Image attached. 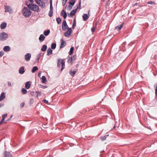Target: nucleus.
Masks as SVG:
<instances>
[{
    "label": "nucleus",
    "instance_id": "obj_1",
    "mask_svg": "<svg viewBox=\"0 0 157 157\" xmlns=\"http://www.w3.org/2000/svg\"><path fill=\"white\" fill-rule=\"evenodd\" d=\"M22 12L23 15L26 17H29L31 14L29 8H27L25 7H24L22 10Z\"/></svg>",
    "mask_w": 157,
    "mask_h": 157
},
{
    "label": "nucleus",
    "instance_id": "obj_2",
    "mask_svg": "<svg viewBox=\"0 0 157 157\" xmlns=\"http://www.w3.org/2000/svg\"><path fill=\"white\" fill-rule=\"evenodd\" d=\"M28 6L30 9H31L32 10L34 11L38 12L39 7L37 5L29 4Z\"/></svg>",
    "mask_w": 157,
    "mask_h": 157
},
{
    "label": "nucleus",
    "instance_id": "obj_3",
    "mask_svg": "<svg viewBox=\"0 0 157 157\" xmlns=\"http://www.w3.org/2000/svg\"><path fill=\"white\" fill-rule=\"evenodd\" d=\"M8 37V35L5 32L0 33V40L4 41Z\"/></svg>",
    "mask_w": 157,
    "mask_h": 157
},
{
    "label": "nucleus",
    "instance_id": "obj_4",
    "mask_svg": "<svg viewBox=\"0 0 157 157\" xmlns=\"http://www.w3.org/2000/svg\"><path fill=\"white\" fill-rule=\"evenodd\" d=\"M35 2L41 7L44 8L45 7L44 3L41 0H35Z\"/></svg>",
    "mask_w": 157,
    "mask_h": 157
},
{
    "label": "nucleus",
    "instance_id": "obj_5",
    "mask_svg": "<svg viewBox=\"0 0 157 157\" xmlns=\"http://www.w3.org/2000/svg\"><path fill=\"white\" fill-rule=\"evenodd\" d=\"M69 28L68 27V25H67L66 21L64 20L63 21L62 23V29L63 31H65L67 29H68Z\"/></svg>",
    "mask_w": 157,
    "mask_h": 157
},
{
    "label": "nucleus",
    "instance_id": "obj_6",
    "mask_svg": "<svg viewBox=\"0 0 157 157\" xmlns=\"http://www.w3.org/2000/svg\"><path fill=\"white\" fill-rule=\"evenodd\" d=\"M5 12H8L9 13H12V10L11 7L9 6H5Z\"/></svg>",
    "mask_w": 157,
    "mask_h": 157
},
{
    "label": "nucleus",
    "instance_id": "obj_7",
    "mask_svg": "<svg viewBox=\"0 0 157 157\" xmlns=\"http://www.w3.org/2000/svg\"><path fill=\"white\" fill-rule=\"evenodd\" d=\"M67 30V31L65 32L64 33V35L66 37H68L70 35L72 32L71 28H68Z\"/></svg>",
    "mask_w": 157,
    "mask_h": 157
},
{
    "label": "nucleus",
    "instance_id": "obj_8",
    "mask_svg": "<svg viewBox=\"0 0 157 157\" xmlns=\"http://www.w3.org/2000/svg\"><path fill=\"white\" fill-rule=\"evenodd\" d=\"M31 56V55L30 53H27L25 55V59L26 61H29L30 60Z\"/></svg>",
    "mask_w": 157,
    "mask_h": 157
},
{
    "label": "nucleus",
    "instance_id": "obj_9",
    "mask_svg": "<svg viewBox=\"0 0 157 157\" xmlns=\"http://www.w3.org/2000/svg\"><path fill=\"white\" fill-rule=\"evenodd\" d=\"M61 14L63 17L64 19H66V18L67 17V14L65 11L64 10H62L61 13Z\"/></svg>",
    "mask_w": 157,
    "mask_h": 157
},
{
    "label": "nucleus",
    "instance_id": "obj_10",
    "mask_svg": "<svg viewBox=\"0 0 157 157\" xmlns=\"http://www.w3.org/2000/svg\"><path fill=\"white\" fill-rule=\"evenodd\" d=\"M66 45V43L63 39L61 40V44L60 48L61 49L65 47Z\"/></svg>",
    "mask_w": 157,
    "mask_h": 157
},
{
    "label": "nucleus",
    "instance_id": "obj_11",
    "mask_svg": "<svg viewBox=\"0 0 157 157\" xmlns=\"http://www.w3.org/2000/svg\"><path fill=\"white\" fill-rule=\"evenodd\" d=\"M7 24L6 22L2 23L0 25V28L2 29H5L6 27Z\"/></svg>",
    "mask_w": 157,
    "mask_h": 157
},
{
    "label": "nucleus",
    "instance_id": "obj_12",
    "mask_svg": "<svg viewBox=\"0 0 157 157\" xmlns=\"http://www.w3.org/2000/svg\"><path fill=\"white\" fill-rule=\"evenodd\" d=\"M76 58V55H74L72 57H71V58H69L68 59V60H71V62H73L74 61Z\"/></svg>",
    "mask_w": 157,
    "mask_h": 157
},
{
    "label": "nucleus",
    "instance_id": "obj_13",
    "mask_svg": "<svg viewBox=\"0 0 157 157\" xmlns=\"http://www.w3.org/2000/svg\"><path fill=\"white\" fill-rule=\"evenodd\" d=\"M25 88L27 89H29L31 86V82L30 81H28L26 82L25 84Z\"/></svg>",
    "mask_w": 157,
    "mask_h": 157
},
{
    "label": "nucleus",
    "instance_id": "obj_14",
    "mask_svg": "<svg viewBox=\"0 0 157 157\" xmlns=\"http://www.w3.org/2000/svg\"><path fill=\"white\" fill-rule=\"evenodd\" d=\"M5 98V94L4 92H2L1 96H0V101L3 100Z\"/></svg>",
    "mask_w": 157,
    "mask_h": 157
},
{
    "label": "nucleus",
    "instance_id": "obj_15",
    "mask_svg": "<svg viewBox=\"0 0 157 157\" xmlns=\"http://www.w3.org/2000/svg\"><path fill=\"white\" fill-rule=\"evenodd\" d=\"M52 51L50 48H49L47 51V55L49 56L52 53Z\"/></svg>",
    "mask_w": 157,
    "mask_h": 157
},
{
    "label": "nucleus",
    "instance_id": "obj_16",
    "mask_svg": "<svg viewBox=\"0 0 157 157\" xmlns=\"http://www.w3.org/2000/svg\"><path fill=\"white\" fill-rule=\"evenodd\" d=\"M45 38V36L43 34H41L39 38V40L41 42L43 41Z\"/></svg>",
    "mask_w": 157,
    "mask_h": 157
},
{
    "label": "nucleus",
    "instance_id": "obj_17",
    "mask_svg": "<svg viewBox=\"0 0 157 157\" xmlns=\"http://www.w3.org/2000/svg\"><path fill=\"white\" fill-rule=\"evenodd\" d=\"M77 70L75 71H72L71 70L70 71L69 73L72 76H74L76 73L77 72Z\"/></svg>",
    "mask_w": 157,
    "mask_h": 157
},
{
    "label": "nucleus",
    "instance_id": "obj_18",
    "mask_svg": "<svg viewBox=\"0 0 157 157\" xmlns=\"http://www.w3.org/2000/svg\"><path fill=\"white\" fill-rule=\"evenodd\" d=\"M10 48L9 46H5L3 48V50L5 52H8L10 50Z\"/></svg>",
    "mask_w": 157,
    "mask_h": 157
},
{
    "label": "nucleus",
    "instance_id": "obj_19",
    "mask_svg": "<svg viewBox=\"0 0 157 157\" xmlns=\"http://www.w3.org/2000/svg\"><path fill=\"white\" fill-rule=\"evenodd\" d=\"M83 18L84 21H86L88 19L89 17L87 14H84L83 16Z\"/></svg>",
    "mask_w": 157,
    "mask_h": 157
},
{
    "label": "nucleus",
    "instance_id": "obj_20",
    "mask_svg": "<svg viewBox=\"0 0 157 157\" xmlns=\"http://www.w3.org/2000/svg\"><path fill=\"white\" fill-rule=\"evenodd\" d=\"M25 72L24 68L23 67H21L19 70V73L20 74H23Z\"/></svg>",
    "mask_w": 157,
    "mask_h": 157
},
{
    "label": "nucleus",
    "instance_id": "obj_21",
    "mask_svg": "<svg viewBox=\"0 0 157 157\" xmlns=\"http://www.w3.org/2000/svg\"><path fill=\"white\" fill-rule=\"evenodd\" d=\"M77 10V8H76L75 10H74L71 11L70 13V15L71 16L74 15L76 12Z\"/></svg>",
    "mask_w": 157,
    "mask_h": 157
},
{
    "label": "nucleus",
    "instance_id": "obj_22",
    "mask_svg": "<svg viewBox=\"0 0 157 157\" xmlns=\"http://www.w3.org/2000/svg\"><path fill=\"white\" fill-rule=\"evenodd\" d=\"M123 25H124V23H123L121 24L120 25H118V26H117V27H115V29H118L119 30L121 29V28L122 27Z\"/></svg>",
    "mask_w": 157,
    "mask_h": 157
},
{
    "label": "nucleus",
    "instance_id": "obj_23",
    "mask_svg": "<svg viewBox=\"0 0 157 157\" xmlns=\"http://www.w3.org/2000/svg\"><path fill=\"white\" fill-rule=\"evenodd\" d=\"M50 32L49 30H45L44 32V34L45 36H47L49 35Z\"/></svg>",
    "mask_w": 157,
    "mask_h": 157
},
{
    "label": "nucleus",
    "instance_id": "obj_24",
    "mask_svg": "<svg viewBox=\"0 0 157 157\" xmlns=\"http://www.w3.org/2000/svg\"><path fill=\"white\" fill-rule=\"evenodd\" d=\"M47 46L45 45H44L41 49V51L43 52L45 51L47 49Z\"/></svg>",
    "mask_w": 157,
    "mask_h": 157
},
{
    "label": "nucleus",
    "instance_id": "obj_25",
    "mask_svg": "<svg viewBox=\"0 0 157 157\" xmlns=\"http://www.w3.org/2000/svg\"><path fill=\"white\" fill-rule=\"evenodd\" d=\"M61 64H62V68L61 71H62L65 67V63L63 60H62L61 61Z\"/></svg>",
    "mask_w": 157,
    "mask_h": 157
},
{
    "label": "nucleus",
    "instance_id": "obj_26",
    "mask_svg": "<svg viewBox=\"0 0 157 157\" xmlns=\"http://www.w3.org/2000/svg\"><path fill=\"white\" fill-rule=\"evenodd\" d=\"M41 79L42 80V82L43 83H45L47 81L46 78L44 76L42 77Z\"/></svg>",
    "mask_w": 157,
    "mask_h": 157
},
{
    "label": "nucleus",
    "instance_id": "obj_27",
    "mask_svg": "<svg viewBox=\"0 0 157 157\" xmlns=\"http://www.w3.org/2000/svg\"><path fill=\"white\" fill-rule=\"evenodd\" d=\"M5 157H10V153L9 152H5L4 153Z\"/></svg>",
    "mask_w": 157,
    "mask_h": 157
},
{
    "label": "nucleus",
    "instance_id": "obj_28",
    "mask_svg": "<svg viewBox=\"0 0 157 157\" xmlns=\"http://www.w3.org/2000/svg\"><path fill=\"white\" fill-rule=\"evenodd\" d=\"M38 69V68L37 66L34 67L32 69V71L33 73H34Z\"/></svg>",
    "mask_w": 157,
    "mask_h": 157
},
{
    "label": "nucleus",
    "instance_id": "obj_29",
    "mask_svg": "<svg viewBox=\"0 0 157 157\" xmlns=\"http://www.w3.org/2000/svg\"><path fill=\"white\" fill-rule=\"evenodd\" d=\"M75 1L70 0L69 1V3L70 5H71L72 6H73L75 3Z\"/></svg>",
    "mask_w": 157,
    "mask_h": 157
},
{
    "label": "nucleus",
    "instance_id": "obj_30",
    "mask_svg": "<svg viewBox=\"0 0 157 157\" xmlns=\"http://www.w3.org/2000/svg\"><path fill=\"white\" fill-rule=\"evenodd\" d=\"M74 49V47H71L70 49V51H69V54L70 55H71L72 54L73 51Z\"/></svg>",
    "mask_w": 157,
    "mask_h": 157
},
{
    "label": "nucleus",
    "instance_id": "obj_31",
    "mask_svg": "<svg viewBox=\"0 0 157 157\" xmlns=\"http://www.w3.org/2000/svg\"><path fill=\"white\" fill-rule=\"evenodd\" d=\"M62 60H61V59H58V63H57V66L59 67H60L61 64V61Z\"/></svg>",
    "mask_w": 157,
    "mask_h": 157
},
{
    "label": "nucleus",
    "instance_id": "obj_32",
    "mask_svg": "<svg viewBox=\"0 0 157 157\" xmlns=\"http://www.w3.org/2000/svg\"><path fill=\"white\" fill-rule=\"evenodd\" d=\"M21 91L23 94H25L27 93V91L24 88H22V89Z\"/></svg>",
    "mask_w": 157,
    "mask_h": 157
},
{
    "label": "nucleus",
    "instance_id": "obj_33",
    "mask_svg": "<svg viewBox=\"0 0 157 157\" xmlns=\"http://www.w3.org/2000/svg\"><path fill=\"white\" fill-rule=\"evenodd\" d=\"M56 47V44L55 43H53L51 45V48L52 49H55Z\"/></svg>",
    "mask_w": 157,
    "mask_h": 157
},
{
    "label": "nucleus",
    "instance_id": "obj_34",
    "mask_svg": "<svg viewBox=\"0 0 157 157\" xmlns=\"http://www.w3.org/2000/svg\"><path fill=\"white\" fill-rule=\"evenodd\" d=\"M53 10H50V11L48 13V15L50 17H52L53 15Z\"/></svg>",
    "mask_w": 157,
    "mask_h": 157
},
{
    "label": "nucleus",
    "instance_id": "obj_35",
    "mask_svg": "<svg viewBox=\"0 0 157 157\" xmlns=\"http://www.w3.org/2000/svg\"><path fill=\"white\" fill-rule=\"evenodd\" d=\"M56 20L58 24H59L61 22V19L60 17L56 18Z\"/></svg>",
    "mask_w": 157,
    "mask_h": 157
},
{
    "label": "nucleus",
    "instance_id": "obj_36",
    "mask_svg": "<svg viewBox=\"0 0 157 157\" xmlns=\"http://www.w3.org/2000/svg\"><path fill=\"white\" fill-rule=\"evenodd\" d=\"M109 135H106L103 136H101L100 138L101 140H104L106 139V136H108Z\"/></svg>",
    "mask_w": 157,
    "mask_h": 157
},
{
    "label": "nucleus",
    "instance_id": "obj_37",
    "mask_svg": "<svg viewBox=\"0 0 157 157\" xmlns=\"http://www.w3.org/2000/svg\"><path fill=\"white\" fill-rule=\"evenodd\" d=\"M73 6L71 5H70V4L68 6V9H69V10H70L72 9V7Z\"/></svg>",
    "mask_w": 157,
    "mask_h": 157
},
{
    "label": "nucleus",
    "instance_id": "obj_38",
    "mask_svg": "<svg viewBox=\"0 0 157 157\" xmlns=\"http://www.w3.org/2000/svg\"><path fill=\"white\" fill-rule=\"evenodd\" d=\"M34 102V99L33 98H31L30 99V104H32L33 103V102Z\"/></svg>",
    "mask_w": 157,
    "mask_h": 157
},
{
    "label": "nucleus",
    "instance_id": "obj_39",
    "mask_svg": "<svg viewBox=\"0 0 157 157\" xmlns=\"http://www.w3.org/2000/svg\"><path fill=\"white\" fill-rule=\"evenodd\" d=\"M25 105V103L24 102H22L20 105V107L21 108H22Z\"/></svg>",
    "mask_w": 157,
    "mask_h": 157
},
{
    "label": "nucleus",
    "instance_id": "obj_40",
    "mask_svg": "<svg viewBox=\"0 0 157 157\" xmlns=\"http://www.w3.org/2000/svg\"><path fill=\"white\" fill-rule=\"evenodd\" d=\"M43 101L46 104H48V101L47 100H45V99L43 100Z\"/></svg>",
    "mask_w": 157,
    "mask_h": 157
},
{
    "label": "nucleus",
    "instance_id": "obj_41",
    "mask_svg": "<svg viewBox=\"0 0 157 157\" xmlns=\"http://www.w3.org/2000/svg\"><path fill=\"white\" fill-rule=\"evenodd\" d=\"M67 0H63L62 2V5L63 6H64L66 3Z\"/></svg>",
    "mask_w": 157,
    "mask_h": 157
},
{
    "label": "nucleus",
    "instance_id": "obj_42",
    "mask_svg": "<svg viewBox=\"0 0 157 157\" xmlns=\"http://www.w3.org/2000/svg\"><path fill=\"white\" fill-rule=\"evenodd\" d=\"M95 27H93L92 28H91V31L92 33H93L95 31Z\"/></svg>",
    "mask_w": 157,
    "mask_h": 157
},
{
    "label": "nucleus",
    "instance_id": "obj_43",
    "mask_svg": "<svg viewBox=\"0 0 157 157\" xmlns=\"http://www.w3.org/2000/svg\"><path fill=\"white\" fill-rule=\"evenodd\" d=\"M50 10H53V7L52 6V3H50Z\"/></svg>",
    "mask_w": 157,
    "mask_h": 157
},
{
    "label": "nucleus",
    "instance_id": "obj_44",
    "mask_svg": "<svg viewBox=\"0 0 157 157\" xmlns=\"http://www.w3.org/2000/svg\"><path fill=\"white\" fill-rule=\"evenodd\" d=\"M81 7V2L80 1V2L79 3L78 6V7H77V9L78 8L80 9Z\"/></svg>",
    "mask_w": 157,
    "mask_h": 157
},
{
    "label": "nucleus",
    "instance_id": "obj_45",
    "mask_svg": "<svg viewBox=\"0 0 157 157\" xmlns=\"http://www.w3.org/2000/svg\"><path fill=\"white\" fill-rule=\"evenodd\" d=\"M36 92L37 94V96H40L41 95V92L40 91H36Z\"/></svg>",
    "mask_w": 157,
    "mask_h": 157
},
{
    "label": "nucleus",
    "instance_id": "obj_46",
    "mask_svg": "<svg viewBox=\"0 0 157 157\" xmlns=\"http://www.w3.org/2000/svg\"><path fill=\"white\" fill-rule=\"evenodd\" d=\"M147 4H155V3L154 2H152V1H150V2H147Z\"/></svg>",
    "mask_w": 157,
    "mask_h": 157
},
{
    "label": "nucleus",
    "instance_id": "obj_47",
    "mask_svg": "<svg viewBox=\"0 0 157 157\" xmlns=\"http://www.w3.org/2000/svg\"><path fill=\"white\" fill-rule=\"evenodd\" d=\"M7 114H5L4 115H3L2 116V119H3L5 120V118L7 116Z\"/></svg>",
    "mask_w": 157,
    "mask_h": 157
},
{
    "label": "nucleus",
    "instance_id": "obj_48",
    "mask_svg": "<svg viewBox=\"0 0 157 157\" xmlns=\"http://www.w3.org/2000/svg\"><path fill=\"white\" fill-rule=\"evenodd\" d=\"M40 85V86H39V87H40V88H45L47 87L46 86H44L42 85Z\"/></svg>",
    "mask_w": 157,
    "mask_h": 157
},
{
    "label": "nucleus",
    "instance_id": "obj_49",
    "mask_svg": "<svg viewBox=\"0 0 157 157\" xmlns=\"http://www.w3.org/2000/svg\"><path fill=\"white\" fill-rule=\"evenodd\" d=\"M4 52H0V57L4 55Z\"/></svg>",
    "mask_w": 157,
    "mask_h": 157
},
{
    "label": "nucleus",
    "instance_id": "obj_50",
    "mask_svg": "<svg viewBox=\"0 0 157 157\" xmlns=\"http://www.w3.org/2000/svg\"><path fill=\"white\" fill-rule=\"evenodd\" d=\"M4 119H2L1 120V121L0 122V125L4 121Z\"/></svg>",
    "mask_w": 157,
    "mask_h": 157
},
{
    "label": "nucleus",
    "instance_id": "obj_51",
    "mask_svg": "<svg viewBox=\"0 0 157 157\" xmlns=\"http://www.w3.org/2000/svg\"><path fill=\"white\" fill-rule=\"evenodd\" d=\"M75 25H76V23H75V22L73 23V26H72V28H73V29L74 28V27L75 26Z\"/></svg>",
    "mask_w": 157,
    "mask_h": 157
},
{
    "label": "nucleus",
    "instance_id": "obj_52",
    "mask_svg": "<svg viewBox=\"0 0 157 157\" xmlns=\"http://www.w3.org/2000/svg\"><path fill=\"white\" fill-rule=\"evenodd\" d=\"M155 98L157 99V91H155Z\"/></svg>",
    "mask_w": 157,
    "mask_h": 157
},
{
    "label": "nucleus",
    "instance_id": "obj_53",
    "mask_svg": "<svg viewBox=\"0 0 157 157\" xmlns=\"http://www.w3.org/2000/svg\"><path fill=\"white\" fill-rule=\"evenodd\" d=\"M8 85L10 86H11V82H8Z\"/></svg>",
    "mask_w": 157,
    "mask_h": 157
},
{
    "label": "nucleus",
    "instance_id": "obj_54",
    "mask_svg": "<svg viewBox=\"0 0 157 157\" xmlns=\"http://www.w3.org/2000/svg\"><path fill=\"white\" fill-rule=\"evenodd\" d=\"M3 106V104H0V108L2 107Z\"/></svg>",
    "mask_w": 157,
    "mask_h": 157
},
{
    "label": "nucleus",
    "instance_id": "obj_55",
    "mask_svg": "<svg viewBox=\"0 0 157 157\" xmlns=\"http://www.w3.org/2000/svg\"><path fill=\"white\" fill-rule=\"evenodd\" d=\"M29 1L30 2H33V0H29Z\"/></svg>",
    "mask_w": 157,
    "mask_h": 157
},
{
    "label": "nucleus",
    "instance_id": "obj_56",
    "mask_svg": "<svg viewBox=\"0 0 157 157\" xmlns=\"http://www.w3.org/2000/svg\"><path fill=\"white\" fill-rule=\"evenodd\" d=\"M137 3H136L134 4V6H135L136 5H137Z\"/></svg>",
    "mask_w": 157,
    "mask_h": 157
},
{
    "label": "nucleus",
    "instance_id": "obj_57",
    "mask_svg": "<svg viewBox=\"0 0 157 157\" xmlns=\"http://www.w3.org/2000/svg\"><path fill=\"white\" fill-rule=\"evenodd\" d=\"M41 73V72H39L38 73V75H40Z\"/></svg>",
    "mask_w": 157,
    "mask_h": 157
},
{
    "label": "nucleus",
    "instance_id": "obj_58",
    "mask_svg": "<svg viewBox=\"0 0 157 157\" xmlns=\"http://www.w3.org/2000/svg\"><path fill=\"white\" fill-rule=\"evenodd\" d=\"M12 117V115H11V116H10V118H11V117Z\"/></svg>",
    "mask_w": 157,
    "mask_h": 157
},
{
    "label": "nucleus",
    "instance_id": "obj_59",
    "mask_svg": "<svg viewBox=\"0 0 157 157\" xmlns=\"http://www.w3.org/2000/svg\"><path fill=\"white\" fill-rule=\"evenodd\" d=\"M102 0V1H104L105 0Z\"/></svg>",
    "mask_w": 157,
    "mask_h": 157
}]
</instances>
